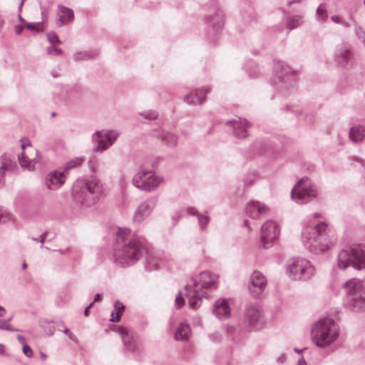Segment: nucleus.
Returning a JSON list of instances; mask_svg holds the SVG:
<instances>
[{
    "label": "nucleus",
    "mask_w": 365,
    "mask_h": 365,
    "mask_svg": "<svg viewBox=\"0 0 365 365\" xmlns=\"http://www.w3.org/2000/svg\"><path fill=\"white\" fill-rule=\"evenodd\" d=\"M115 242L114 256L118 263L130 266L147 254L148 264L153 269L158 267L155 255L148 251L145 240L131 230H118L115 232Z\"/></svg>",
    "instance_id": "nucleus-1"
},
{
    "label": "nucleus",
    "mask_w": 365,
    "mask_h": 365,
    "mask_svg": "<svg viewBox=\"0 0 365 365\" xmlns=\"http://www.w3.org/2000/svg\"><path fill=\"white\" fill-rule=\"evenodd\" d=\"M218 275L210 271L202 272L197 279H193V284H187L185 287L186 296L188 298L189 306L192 309H197L203 298L208 297V293L203 289L216 288Z\"/></svg>",
    "instance_id": "nucleus-2"
},
{
    "label": "nucleus",
    "mask_w": 365,
    "mask_h": 365,
    "mask_svg": "<svg viewBox=\"0 0 365 365\" xmlns=\"http://www.w3.org/2000/svg\"><path fill=\"white\" fill-rule=\"evenodd\" d=\"M302 242L314 254H322L333 247L337 242L334 230H304Z\"/></svg>",
    "instance_id": "nucleus-3"
},
{
    "label": "nucleus",
    "mask_w": 365,
    "mask_h": 365,
    "mask_svg": "<svg viewBox=\"0 0 365 365\" xmlns=\"http://www.w3.org/2000/svg\"><path fill=\"white\" fill-rule=\"evenodd\" d=\"M339 334V327L334 320L324 318L318 321L312 329V339L319 347H327L334 342Z\"/></svg>",
    "instance_id": "nucleus-4"
},
{
    "label": "nucleus",
    "mask_w": 365,
    "mask_h": 365,
    "mask_svg": "<svg viewBox=\"0 0 365 365\" xmlns=\"http://www.w3.org/2000/svg\"><path fill=\"white\" fill-rule=\"evenodd\" d=\"M336 266L343 270L349 266L359 270L365 269V245H354L342 249L338 254Z\"/></svg>",
    "instance_id": "nucleus-5"
},
{
    "label": "nucleus",
    "mask_w": 365,
    "mask_h": 365,
    "mask_svg": "<svg viewBox=\"0 0 365 365\" xmlns=\"http://www.w3.org/2000/svg\"><path fill=\"white\" fill-rule=\"evenodd\" d=\"M314 272L310 262L304 259H292L287 264V273L294 280L308 279Z\"/></svg>",
    "instance_id": "nucleus-6"
},
{
    "label": "nucleus",
    "mask_w": 365,
    "mask_h": 365,
    "mask_svg": "<svg viewBox=\"0 0 365 365\" xmlns=\"http://www.w3.org/2000/svg\"><path fill=\"white\" fill-rule=\"evenodd\" d=\"M344 287L351 305L358 309H365V286L362 282L353 279L346 282Z\"/></svg>",
    "instance_id": "nucleus-7"
},
{
    "label": "nucleus",
    "mask_w": 365,
    "mask_h": 365,
    "mask_svg": "<svg viewBox=\"0 0 365 365\" xmlns=\"http://www.w3.org/2000/svg\"><path fill=\"white\" fill-rule=\"evenodd\" d=\"M83 162L81 158H76L71 161L64 170H54L49 173L45 180L46 187L49 190H56L61 187L66 179V174L68 169L75 168L81 165Z\"/></svg>",
    "instance_id": "nucleus-8"
},
{
    "label": "nucleus",
    "mask_w": 365,
    "mask_h": 365,
    "mask_svg": "<svg viewBox=\"0 0 365 365\" xmlns=\"http://www.w3.org/2000/svg\"><path fill=\"white\" fill-rule=\"evenodd\" d=\"M317 190L308 178H302L297 182L292 190V197L294 200H307L315 197Z\"/></svg>",
    "instance_id": "nucleus-9"
},
{
    "label": "nucleus",
    "mask_w": 365,
    "mask_h": 365,
    "mask_svg": "<svg viewBox=\"0 0 365 365\" xmlns=\"http://www.w3.org/2000/svg\"><path fill=\"white\" fill-rule=\"evenodd\" d=\"M21 155L19 157V163L23 168L32 169L35 163L38 160V152L27 140H23L21 143Z\"/></svg>",
    "instance_id": "nucleus-10"
},
{
    "label": "nucleus",
    "mask_w": 365,
    "mask_h": 365,
    "mask_svg": "<svg viewBox=\"0 0 365 365\" xmlns=\"http://www.w3.org/2000/svg\"><path fill=\"white\" fill-rule=\"evenodd\" d=\"M161 182L162 180L151 172L139 173L133 178L135 186L145 190L156 187Z\"/></svg>",
    "instance_id": "nucleus-11"
},
{
    "label": "nucleus",
    "mask_w": 365,
    "mask_h": 365,
    "mask_svg": "<svg viewBox=\"0 0 365 365\" xmlns=\"http://www.w3.org/2000/svg\"><path fill=\"white\" fill-rule=\"evenodd\" d=\"M267 279L266 277L258 271H255L250 279V291L255 294H259L266 287Z\"/></svg>",
    "instance_id": "nucleus-12"
},
{
    "label": "nucleus",
    "mask_w": 365,
    "mask_h": 365,
    "mask_svg": "<svg viewBox=\"0 0 365 365\" xmlns=\"http://www.w3.org/2000/svg\"><path fill=\"white\" fill-rule=\"evenodd\" d=\"M247 213L252 219H259L265 216L269 211V207L259 201H252L247 205Z\"/></svg>",
    "instance_id": "nucleus-13"
},
{
    "label": "nucleus",
    "mask_w": 365,
    "mask_h": 365,
    "mask_svg": "<svg viewBox=\"0 0 365 365\" xmlns=\"http://www.w3.org/2000/svg\"><path fill=\"white\" fill-rule=\"evenodd\" d=\"M213 313L220 319L228 318L230 314V307L228 300L224 298L217 299L214 304Z\"/></svg>",
    "instance_id": "nucleus-14"
},
{
    "label": "nucleus",
    "mask_w": 365,
    "mask_h": 365,
    "mask_svg": "<svg viewBox=\"0 0 365 365\" xmlns=\"http://www.w3.org/2000/svg\"><path fill=\"white\" fill-rule=\"evenodd\" d=\"M245 319L253 327H257L262 322V315L257 305H250L247 308Z\"/></svg>",
    "instance_id": "nucleus-15"
},
{
    "label": "nucleus",
    "mask_w": 365,
    "mask_h": 365,
    "mask_svg": "<svg viewBox=\"0 0 365 365\" xmlns=\"http://www.w3.org/2000/svg\"><path fill=\"white\" fill-rule=\"evenodd\" d=\"M118 332L121 335L124 346L128 351L132 352H136L138 351V346L135 342L130 329L126 327H120L118 329Z\"/></svg>",
    "instance_id": "nucleus-16"
},
{
    "label": "nucleus",
    "mask_w": 365,
    "mask_h": 365,
    "mask_svg": "<svg viewBox=\"0 0 365 365\" xmlns=\"http://www.w3.org/2000/svg\"><path fill=\"white\" fill-rule=\"evenodd\" d=\"M96 135L98 142V150H104L113 144V141L117 138L118 134L114 131H110L105 133L103 132H97Z\"/></svg>",
    "instance_id": "nucleus-17"
},
{
    "label": "nucleus",
    "mask_w": 365,
    "mask_h": 365,
    "mask_svg": "<svg viewBox=\"0 0 365 365\" xmlns=\"http://www.w3.org/2000/svg\"><path fill=\"white\" fill-rule=\"evenodd\" d=\"M279 235V230H261L260 241L264 247H268Z\"/></svg>",
    "instance_id": "nucleus-18"
},
{
    "label": "nucleus",
    "mask_w": 365,
    "mask_h": 365,
    "mask_svg": "<svg viewBox=\"0 0 365 365\" xmlns=\"http://www.w3.org/2000/svg\"><path fill=\"white\" fill-rule=\"evenodd\" d=\"M88 192L96 197L101 196L105 191L103 185L96 178L90 180L86 184Z\"/></svg>",
    "instance_id": "nucleus-19"
},
{
    "label": "nucleus",
    "mask_w": 365,
    "mask_h": 365,
    "mask_svg": "<svg viewBox=\"0 0 365 365\" xmlns=\"http://www.w3.org/2000/svg\"><path fill=\"white\" fill-rule=\"evenodd\" d=\"M58 16V21L61 23L60 25H62L73 20V12L71 9L63 6H59Z\"/></svg>",
    "instance_id": "nucleus-20"
},
{
    "label": "nucleus",
    "mask_w": 365,
    "mask_h": 365,
    "mask_svg": "<svg viewBox=\"0 0 365 365\" xmlns=\"http://www.w3.org/2000/svg\"><path fill=\"white\" fill-rule=\"evenodd\" d=\"M190 332V325L186 322H182L179 324L175 338L176 340H187Z\"/></svg>",
    "instance_id": "nucleus-21"
},
{
    "label": "nucleus",
    "mask_w": 365,
    "mask_h": 365,
    "mask_svg": "<svg viewBox=\"0 0 365 365\" xmlns=\"http://www.w3.org/2000/svg\"><path fill=\"white\" fill-rule=\"evenodd\" d=\"M206 92L202 90H196L187 96L186 101L190 104L201 103L205 98Z\"/></svg>",
    "instance_id": "nucleus-22"
},
{
    "label": "nucleus",
    "mask_w": 365,
    "mask_h": 365,
    "mask_svg": "<svg viewBox=\"0 0 365 365\" xmlns=\"http://www.w3.org/2000/svg\"><path fill=\"white\" fill-rule=\"evenodd\" d=\"M349 137L352 141L356 143L362 140L365 137L364 128L361 126L352 127L350 130Z\"/></svg>",
    "instance_id": "nucleus-23"
},
{
    "label": "nucleus",
    "mask_w": 365,
    "mask_h": 365,
    "mask_svg": "<svg viewBox=\"0 0 365 365\" xmlns=\"http://www.w3.org/2000/svg\"><path fill=\"white\" fill-rule=\"evenodd\" d=\"M13 165V161L9 155L2 156L0 158V178L3 176L5 170L11 169Z\"/></svg>",
    "instance_id": "nucleus-24"
},
{
    "label": "nucleus",
    "mask_w": 365,
    "mask_h": 365,
    "mask_svg": "<svg viewBox=\"0 0 365 365\" xmlns=\"http://www.w3.org/2000/svg\"><path fill=\"white\" fill-rule=\"evenodd\" d=\"M250 126L249 123L245 120H240L238 123H235L234 125V128L236 130V134L241 137L245 138L247 135L246 128Z\"/></svg>",
    "instance_id": "nucleus-25"
},
{
    "label": "nucleus",
    "mask_w": 365,
    "mask_h": 365,
    "mask_svg": "<svg viewBox=\"0 0 365 365\" xmlns=\"http://www.w3.org/2000/svg\"><path fill=\"white\" fill-rule=\"evenodd\" d=\"M115 312H112L111 313L110 321L113 322H118L120 321V317L125 310V306L122 303H120L118 301H116L115 303Z\"/></svg>",
    "instance_id": "nucleus-26"
},
{
    "label": "nucleus",
    "mask_w": 365,
    "mask_h": 365,
    "mask_svg": "<svg viewBox=\"0 0 365 365\" xmlns=\"http://www.w3.org/2000/svg\"><path fill=\"white\" fill-rule=\"evenodd\" d=\"M14 220V216L6 212L2 208H0V222L1 223H6L9 221H13Z\"/></svg>",
    "instance_id": "nucleus-27"
},
{
    "label": "nucleus",
    "mask_w": 365,
    "mask_h": 365,
    "mask_svg": "<svg viewBox=\"0 0 365 365\" xmlns=\"http://www.w3.org/2000/svg\"><path fill=\"white\" fill-rule=\"evenodd\" d=\"M0 329L1 330H7L11 331H18L19 329L13 327L8 321L0 320Z\"/></svg>",
    "instance_id": "nucleus-28"
},
{
    "label": "nucleus",
    "mask_w": 365,
    "mask_h": 365,
    "mask_svg": "<svg viewBox=\"0 0 365 365\" xmlns=\"http://www.w3.org/2000/svg\"><path fill=\"white\" fill-rule=\"evenodd\" d=\"M175 303V307L178 309L181 308L185 304V300L182 298V293L180 292H179V293L176 296Z\"/></svg>",
    "instance_id": "nucleus-29"
},
{
    "label": "nucleus",
    "mask_w": 365,
    "mask_h": 365,
    "mask_svg": "<svg viewBox=\"0 0 365 365\" xmlns=\"http://www.w3.org/2000/svg\"><path fill=\"white\" fill-rule=\"evenodd\" d=\"M299 25V20L298 19H292L287 21V26L289 29H293Z\"/></svg>",
    "instance_id": "nucleus-30"
},
{
    "label": "nucleus",
    "mask_w": 365,
    "mask_h": 365,
    "mask_svg": "<svg viewBox=\"0 0 365 365\" xmlns=\"http://www.w3.org/2000/svg\"><path fill=\"white\" fill-rule=\"evenodd\" d=\"M23 352L29 358H31L33 356V350L27 344H24Z\"/></svg>",
    "instance_id": "nucleus-31"
},
{
    "label": "nucleus",
    "mask_w": 365,
    "mask_h": 365,
    "mask_svg": "<svg viewBox=\"0 0 365 365\" xmlns=\"http://www.w3.org/2000/svg\"><path fill=\"white\" fill-rule=\"evenodd\" d=\"M49 235L48 232L42 233L38 238H32L33 240L40 242L41 244L47 240V237Z\"/></svg>",
    "instance_id": "nucleus-32"
},
{
    "label": "nucleus",
    "mask_w": 365,
    "mask_h": 365,
    "mask_svg": "<svg viewBox=\"0 0 365 365\" xmlns=\"http://www.w3.org/2000/svg\"><path fill=\"white\" fill-rule=\"evenodd\" d=\"M317 14L322 16V19H325L327 14L324 6L320 5L317 9Z\"/></svg>",
    "instance_id": "nucleus-33"
},
{
    "label": "nucleus",
    "mask_w": 365,
    "mask_h": 365,
    "mask_svg": "<svg viewBox=\"0 0 365 365\" xmlns=\"http://www.w3.org/2000/svg\"><path fill=\"white\" fill-rule=\"evenodd\" d=\"M199 220H200V225L201 227H204L207 225L208 218L207 216H205V215L199 216Z\"/></svg>",
    "instance_id": "nucleus-34"
},
{
    "label": "nucleus",
    "mask_w": 365,
    "mask_h": 365,
    "mask_svg": "<svg viewBox=\"0 0 365 365\" xmlns=\"http://www.w3.org/2000/svg\"><path fill=\"white\" fill-rule=\"evenodd\" d=\"M48 38L49 41L52 43H55L56 42L59 43L58 36L55 34H49L48 35Z\"/></svg>",
    "instance_id": "nucleus-35"
},
{
    "label": "nucleus",
    "mask_w": 365,
    "mask_h": 365,
    "mask_svg": "<svg viewBox=\"0 0 365 365\" xmlns=\"http://www.w3.org/2000/svg\"><path fill=\"white\" fill-rule=\"evenodd\" d=\"M63 332L68 336V338L72 340V341H75L76 340V336L73 335V334L70 331V330L64 327V329H63Z\"/></svg>",
    "instance_id": "nucleus-36"
},
{
    "label": "nucleus",
    "mask_w": 365,
    "mask_h": 365,
    "mask_svg": "<svg viewBox=\"0 0 365 365\" xmlns=\"http://www.w3.org/2000/svg\"><path fill=\"white\" fill-rule=\"evenodd\" d=\"M26 26L27 29H30V30H39V27L40 26H42L41 25H36V24H26Z\"/></svg>",
    "instance_id": "nucleus-37"
},
{
    "label": "nucleus",
    "mask_w": 365,
    "mask_h": 365,
    "mask_svg": "<svg viewBox=\"0 0 365 365\" xmlns=\"http://www.w3.org/2000/svg\"><path fill=\"white\" fill-rule=\"evenodd\" d=\"M17 339L23 346L24 344H26L25 338L22 335H18Z\"/></svg>",
    "instance_id": "nucleus-38"
},
{
    "label": "nucleus",
    "mask_w": 365,
    "mask_h": 365,
    "mask_svg": "<svg viewBox=\"0 0 365 365\" xmlns=\"http://www.w3.org/2000/svg\"><path fill=\"white\" fill-rule=\"evenodd\" d=\"M146 118L148 119H155L157 118V114L155 112H152L146 115Z\"/></svg>",
    "instance_id": "nucleus-39"
},
{
    "label": "nucleus",
    "mask_w": 365,
    "mask_h": 365,
    "mask_svg": "<svg viewBox=\"0 0 365 365\" xmlns=\"http://www.w3.org/2000/svg\"><path fill=\"white\" fill-rule=\"evenodd\" d=\"M50 53L53 55H58L61 53V51L58 48H53L51 51H50Z\"/></svg>",
    "instance_id": "nucleus-40"
},
{
    "label": "nucleus",
    "mask_w": 365,
    "mask_h": 365,
    "mask_svg": "<svg viewBox=\"0 0 365 365\" xmlns=\"http://www.w3.org/2000/svg\"><path fill=\"white\" fill-rule=\"evenodd\" d=\"M329 226L328 223L326 222H321L320 223L317 224L314 228H321V227H327Z\"/></svg>",
    "instance_id": "nucleus-41"
},
{
    "label": "nucleus",
    "mask_w": 365,
    "mask_h": 365,
    "mask_svg": "<svg viewBox=\"0 0 365 365\" xmlns=\"http://www.w3.org/2000/svg\"><path fill=\"white\" fill-rule=\"evenodd\" d=\"M93 302L91 303L85 309L84 311V315L88 316V310L89 309L93 306Z\"/></svg>",
    "instance_id": "nucleus-42"
},
{
    "label": "nucleus",
    "mask_w": 365,
    "mask_h": 365,
    "mask_svg": "<svg viewBox=\"0 0 365 365\" xmlns=\"http://www.w3.org/2000/svg\"><path fill=\"white\" fill-rule=\"evenodd\" d=\"M297 365H306V361L304 359V358H301L298 362H297Z\"/></svg>",
    "instance_id": "nucleus-43"
},
{
    "label": "nucleus",
    "mask_w": 365,
    "mask_h": 365,
    "mask_svg": "<svg viewBox=\"0 0 365 365\" xmlns=\"http://www.w3.org/2000/svg\"><path fill=\"white\" fill-rule=\"evenodd\" d=\"M267 226L274 228V227H277V225L274 222H267Z\"/></svg>",
    "instance_id": "nucleus-44"
},
{
    "label": "nucleus",
    "mask_w": 365,
    "mask_h": 365,
    "mask_svg": "<svg viewBox=\"0 0 365 365\" xmlns=\"http://www.w3.org/2000/svg\"><path fill=\"white\" fill-rule=\"evenodd\" d=\"M141 210H143L144 212L148 210V207L147 205H142L139 210L138 212L141 211Z\"/></svg>",
    "instance_id": "nucleus-45"
},
{
    "label": "nucleus",
    "mask_w": 365,
    "mask_h": 365,
    "mask_svg": "<svg viewBox=\"0 0 365 365\" xmlns=\"http://www.w3.org/2000/svg\"><path fill=\"white\" fill-rule=\"evenodd\" d=\"M101 298V294H96V296H95V298H94V302H97Z\"/></svg>",
    "instance_id": "nucleus-46"
},
{
    "label": "nucleus",
    "mask_w": 365,
    "mask_h": 365,
    "mask_svg": "<svg viewBox=\"0 0 365 365\" xmlns=\"http://www.w3.org/2000/svg\"><path fill=\"white\" fill-rule=\"evenodd\" d=\"M22 28L21 27H16V32L18 34H20L21 33Z\"/></svg>",
    "instance_id": "nucleus-47"
},
{
    "label": "nucleus",
    "mask_w": 365,
    "mask_h": 365,
    "mask_svg": "<svg viewBox=\"0 0 365 365\" xmlns=\"http://www.w3.org/2000/svg\"><path fill=\"white\" fill-rule=\"evenodd\" d=\"M4 352V346L2 344H0V354H3Z\"/></svg>",
    "instance_id": "nucleus-48"
},
{
    "label": "nucleus",
    "mask_w": 365,
    "mask_h": 365,
    "mask_svg": "<svg viewBox=\"0 0 365 365\" xmlns=\"http://www.w3.org/2000/svg\"><path fill=\"white\" fill-rule=\"evenodd\" d=\"M294 350L295 352H297L298 354H301L304 349H299L297 348H294Z\"/></svg>",
    "instance_id": "nucleus-49"
},
{
    "label": "nucleus",
    "mask_w": 365,
    "mask_h": 365,
    "mask_svg": "<svg viewBox=\"0 0 365 365\" xmlns=\"http://www.w3.org/2000/svg\"><path fill=\"white\" fill-rule=\"evenodd\" d=\"M350 54L349 51H346L344 54L343 55V57L344 58H346L348 57V56Z\"/></svg>",
    "instance_id": "nucleus-50"
},
{
    "label": "nucleus",
    "mask_w": 365,
    "mask_h": 365,
    "mask_svg": "<svg viewBox=\"0 0 365 365\" xmlns=\"http://www.w3.org/2000/svg\"><path fill=\"white\" fill-rule=\"evenodd\" d=\"M41 357L43 359H46V357H47V355L43 352L41 353Z\"/></svg>",
    "instance_id": "nucleus-51"
},
{
    "label": "nucleus",
    "mask_w": 365,
    "mask_h": 365,
    "mask_svg": "<svg viewBox=\"0 0 365 365\" xmlns=\"http://www.w3.org/2000/svg\"><path fill=\"white\" fill-rule=\"evenodd\" d=\"M331 19L335 22H338L339 21V17L338 16H332Z\"/></svg>",
    "instance_id": "nucleus-52"
},
{
    "label": "nucleus",
    "mask_w": 365,
    "mask_h": 365,
    "mask_svg": "<svg viewBox=\"0 0 365 365\" xmlns=\"http://www.w3.org/2000/svg\"><path fill=\"white\" fill-rule=\"evenodd\" d=\"M245 225L247 226V227H250L251 225V224L249 222L248 220H245Z\"/></svg>",
    "instance_id": "nucleus-53"
},
{
    "label": "nucleus",
    "mask_w": 365,
    "mask_h": 365,
    "mask_svg": "<svg viewBox=\"0 0 365 365\" xmlns=\"http://www.w3.org/2000/svg\"><path fill=\"white\" fill-rule=\"evenodd\" d=\"M27 267V264L24 262L23 264H22V268L24 269H26Z\"/></svg>",
    "instance_id": "nucleus-54"
},
{
    "label": "nucleus",
    "mask_w": 365,
    "mask_h": 365,
    "mask_svg": "<svg viewBox=\"0 0 365 365\" xmlns=\"http://www.w3.org/2000/svg\"><path fill=\"white\" fill-rule=\"evenodd\" d=\"M0 312H6L5 309L3 307H1V305H0Z\"/></svg>",
    "instance_id": "nucleus-55"
},
{
    "label": "nucleus",
    "mask_w": 365,
    "mask_h": 365,
    "mask_svg": "<svg viewBox=\"0 0 365 365\" xmlns=\"http://www.w3.org/2000/svg\"><path fill=\"white\" fill-rule=\"evenodd\" d=\"M314 216L316 217H319L321 215H320V214L316 213Z\"/></svg>",
    "instance_id": "nucleus-56"
},
{
    "label": "nucleus",
    "mask_w": 365,
    "mask_h": 365,
    "mask_svg": "<svg viewBox=\"0 0 365 365\" xmlns=\"http://www.w3.org/2000/svg\"><path fill=\"white\" fill-rule=\"evenodd\" d=\"M4 313H5V312H0V317H3V316L4 315Z\"/></svg>",
    "instance_id": "nucleus-57"
},
{
    "label": "nucleus",
    "mask_w": 365,
    "mask_h": 365,
    "mask_svg": "<svg viewBox=\"0 0 365 365\" xmlns=\"http://www.w3.org/2000/svg\"><path fill=\"white\" fill-rule=\"evenodd\" d=\"M12 319V317H9L6 321H8V322H9L10 321H11Z\"/></svg>",
    "instance_id": "nucleus-58"
},
{
    "label": "nucleus",
    "mask_w": 365,
    "mask_h": 365,
    "mask_svg": "<svg viewBox=\"0 0 365 365\" xmlns=\"http://www.w3.org/2000/svg\"><path fill=\"white\" fill-rule=\"evenodd\" d=\"M2 24H2V21L0 20V29H1V27H2Z\"/></svg>",
    "instance_id": "nucleus-59"
},
{
    "label": "nucleus",
    "mask_w": 365,
    "mask_h": 365,
    "mask_svg": "<svg viewBox=\"0 0 365 365\" xmlns=\"http://www.w3.org/2000/svg\"><path fill=\"white\" fill-rule=\"evenodd\" d=\"M364 4H365V0L364 1Z\"/></svg>",
    "instance_id": "nucleus-60"
}]
</instances>
